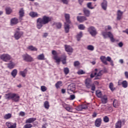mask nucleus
Listing matches in <instances>:
<instances>
[{"instance_id": "nucleus-1", "label": "nucleus", "mask_w": 128, "mask_h": 128, "mask_svg": "<svg viewBox=\"0 0 128 128\" xmlns=\"http://www.w3.org/2000/svg\"><path fill=\"white\" fill-rule=\"evenodd\" d=\"M50 22H52V18L46 16H43L42 18H38L36 20L37 28L40 30L44 26V24H48Z\"/></svg>"}, {"instance_id": "nucleus-2", "label": "nucleus", "mask_w": 128, "mask_h": 128, "mask_svg": "<svg viewBox=\"0 0 128 128\" xmlns=\"http://www.w3.org/2000/svg\"><path fill=\"white\" fill-rule=\"evenodd\" d=\"M20 96L17 94H5V98L9 100H12L16 102H20Z\"/></svg>"}, {"instance_id": "nucleus-3", "label": "nucleus", "mask_w": 128, "mask_h": 128, "mask_svg": "<svg viewBox=\"0 0 128 128\" xmlns=\"http://www.w3.org/2000/svg\"><path fill=\"white\" fill-rule=\"evenodd\" d=\"M100 60L101 62H102V64H108V62H110L111 66H114V61H112V58H110V56H108L106 58V56H102L100 57Z\"/></svg>"}, {"instance_id": "nucleus-4", "label": "nucleus", "mask_w": 128, "mask_h": 128, "mask_svg": "<svg viewBox=\"0 0 128 128\" xmlns=\"http://www.w3.org/2000/svg\"><path fill=\"white\" fill-rule=\"evenodd\" d=\"M102 34L104 38H108V37L110 38L112 42H116V39L114 38V34H112L110 32H102Z\"/></svg>"}, {"instance_id": "nucleus-5", "label": "nucleus", "mask_w": 128, "mask_h": 128, "mask_svg": "<svg viewBox=\"0 0 128 128\" xmlns=\"http://www.w3.org/2000/svg\"><path fill=\"white\" fill-rule=\"evenodd\" d=\"M88 32L91 34L92 36H96L98 34L96 29L93 26H90L88 28Z\"/></svg>"}, {"instance_id": "nucleus-6", "label": "nucleus", "mask_w": 128, "mask_h": 128, "mask_svg": "<svg viewBox=\"0 0 128 128\" xmlns=\"http://www.w3.org/2000/svg\"><path fill=\"white\" fill-rule=\"evenodd\" d=\"M22 58L23 60H24V62H34V58L28 54H23Z\"/></svg>"}, {"instance_id": "nucleus-7", "label": "nucleus", "mask_w": 128, "mask_h": 128, "mask_svg": "<svg viewBox=\"0 0 128 128\" xmlns=\"http://www.w3.org/2000/svg\"><path fill=\"white\" fill-rule=\"evenodd\" d=\"M0 60H2L3 62H8V60H10V58H12V57H10V56L8 54H2L0 56Z\"/></svg>"}, {"instance_id": "nucleus-8", "label": "nucleus", "mask_w": 128, "mask_h": 128, "mask_svg": "<svg viewBox=\"0 0 128 128\" xmlns=\"http://www.w3.org/2000/svg\"><path fill=\"white\" fill-rule=\"evenodd\" d=\"M52 54H53L54 57L53 58L56 61L57 64H60V58L58 56V54H56V51L54 50L52 51Z\"/></svg>"}, {"instance_id": "nucleus-9", "label": "nucleus", "mask_w": 128, "mask_h": 128, "mask_svg": "<svg viewBox=\"0 0 128 128\" xmlns=\"http://www.w3.org/2000/svg\"><path fill=\"white\" fill-rule=\"evenodd\" d=\"M24 34V32H20V30L18 31H16L14 34V36L16 40H20V38H22V36Z\"/></svg>"}, {"instance_id": "nucleus-10", "label": "nucleus", "mask_w": 128, "mask_h": 128, "mask_svg": "<svg viewBox=\"0 0 128 128\" xmlns=\"http://www.w3.org/2000/svg\"><path fill=\"white\" fill-rule=\"evenodd\" d=\"M86 86L87 88H90L94 84L92 83V80L87 78L85 81Z\"/></svg>"}, {"instance_id": "nucleus-11", "label": "nucleus", "mask_w": 128, "mask_h": 128, "mask_svg": "<svg viewBox=\"0 0 128 128\" xmlns=\"http://www.w3.org/2000/svg\"><path fill=\"white\" fill-rule=\"evenodd\" d=\"M82 11H83L84 16H85L86 18H89V16H90V11L88 9L86 8H83Z\"/></svg>"}, {"instance_id": "nucleus-12", "label": "nucleus", "mask_w": 128, "mask_h": 128, "mask_svg": "<svg viewBox=\"0 0 128 128\" xmlns=\"http://www.w3.org/2000/svg\"><path fill=\"white\" fill-rule=\"evenodd\" d=\"M88 20V18L86 16H77V20L79 22H84Z\"/></svg>"}, {"instance_id": "nucleus-13", "label": "nucleus", "mask_w": 128, "mask_h": 128, "mask_svg": "<svg viewBox=\"0 0 128 128\" xmlns=\"http://www.w3.org/2000/svg\"><path fill=\"white\" fill-rule=\"evenodd\" d=\"M86 108H88V106H86V104H82L77 106L76 108V110L80 112V110H86Z\"/></svg>"}, {"instance_id": "nucleus-14", "label": "nucleus", "mask_w": 128, "mask_h": 128, "mask_svg": "<svg viewBox=\"0 0 128 128\" xmlns=\"http://www.w3.org/2000/svg\"><path fill=\"white\" fill-rule=\"evenodd\" d=\"M122 14H124V12H122L120 10H118L117 11V20H120L122 18Z\"/></svg>"}, {"instance_id": "nucleus-15", "label": "nucleus", "mask_w": 128, "mask_h": 128, "mask_svg": "<svg viewBox=\"0 0 128 128\" xmlns=\"http://www.w3.org/2000/svg\"><path fill=\"white\" fill-rule=\"evenodd\" d=\"M6 126L8 128H16V123H12L11 122H6Z\"/></svg>"}, {"instance_id": "nucleus-16", "label": "nucleus", "mask_w": 128, "mask_h": 128, "mask_svg": "<svg viewBox=\"0 0 128 128\" xmlns=\"http://www.w3.org/2000/svg\"><path fill=\"white\" fill-rule=\"evenodd\" d=\"M68 93H70V92H74L76 90V86L72 84L69 85L68 88Z\"/></svg>"}, {"instance_id": "nucleus-17", "label": "nucleus", "mask_w": 128, "mask_h": 128, "mask_svg": "<svg viewBox=\"0 0 128 128\" xmlns=\"http://www.w3.org/2000/svg\"><path fill=\"white\" fill-rule=\"evenodd\" d=\"M101 6L102 10H106V8H108V2H106V0H104L101 4Z\"/></svg>"}, {"instance_id": "nucleus-18", "label": "nucleus", "mask_w": 128, "mask_h": 128, "mask_svg": "<svg viewBox=\"0 0 128 128\" xmlns=\"http://www.w3.org/2000/svg\"><path fill=\"white\" fill-rule=\"evenodd\" d=\"M65 50L67 52H72L74 50L72 46L68 45H64Z\"/></svg>"}, {"instance_id": "nucleus-19", "label": "nucleus", "mask_w": 128, "mask_h": 128, "mask_svg": "<svg viewBox=\"0 0 128 128\" xmlns=\"http://www.w3.org/2000/svg\"><path fill=\"white\" fill-rule=\"evenodd\" d=\"M60 58V62L61 61L63 64H66V55H62Z\"/></svg>"}, {"instance_id": "nucleus-20", "label": "nucleus", "mask_w": 128, "mask_h": 128, "mask_svg": "<svg viewBox=\"0 0 128 128\" xmlns=\"http://www.w3.org/2000/svg\"><path fill=\"white\" fill-rule=\"evenodd\" d=\"M26 74H28V70L24 69L23 71H20L19 74L22 76V78H26Z\"/></svg>"}, {"instance_id": "nucleus-21", "label": "nucleus", "mask_w": 128, "mask_h": 128, "mask_svg": "<svg viewBox=\"0 0 128 128\" xmlns=\"http://www.w3.org/2000/svg\"><path fill=\"white\" fill-rule=\"evenodd\" d=\"M20 20H22L23 16H24V8H21L19 11Z\"/></svg>"}, {"instance_id": "nucleus-22", "label": "nucleus", "mask_w": 128, "mask_h": 128, "mask_svg": "<svg viewBox=\"0 0 128 128\" xmlns=\"http://www.w3.org/2000/svg\"><path fill=\"white\" fill-rule=\"evenodd\" d=\"M64 17L66 18V24H72V22H70V14H64Z\"/></svg>"}, {"instance_id": "nucleus-23", "label": "nucleus", "mask_w": 128, "mask_h": 128, "mask_svg": "<svg viewBox=\"0 0 128 128\" xmlns=\"http://www.w3.org/2000/svg\"><path fill=\"white\" fill-rule=\"evenodd\" d=\"M100 124H102V119L98 118L96 120L95 122V126L97 128H100Z\"/></svg>"}, {"instance_id": "nucleus-24", "label": "nucleus", "mask_w": 128, "mask_h": 128, "mask_svg": "<svg viewBox=\"0 0 128 128\" xmlns=\"http://www.w3.org/2000/svg\"><path fill=\"white\" fill-rule=\"evenodd\" d=\"M18 22V20L16 18H12L10 20V23L12 26H14V24H16Z\"/></svg>"}, {"instance_id": "nucleus-25", "label": "nucleus", "mask_w": 128, "mask_h": 128, "mask_svg": "<svg viewBox=\"0 0 128 128\" xmlns=\"http://www.w3.org/2000/svg\"><path fill=\"white\" fill-rule=\"evenodd\" d=\"M34 120H36V118H28L26 122V124H32V122H34Z\"/></svg>"}, {"instance_id": "nucleus-26", "label": "nucleus", "mask_w": 128, "mask_h": 128, "mask_svg": "<svg viewBox=\"0 0 128 128\" xmlns=\"http://www.w3.org/2000/svg\"><path fill=\"white\" fill-rule=\"evenodd\" d=\"M14 66H16V64L12 61H10L8 64V68H10V70H12V68H14Z\"/></svg>"}, {"instance_id": "nucleus-27", "label": "nucleus", "mask_w": 128, "mask_h": 128, "mask_svg": "<svg viewBox=\"0 0 128 128\" xmlns=\"http://www.w3.org/2000/svg\"><path fill=\"white\" fill-rule=\"evenodd\" d=\"M64 30L66 34L70 32V24L68 23H65Z\"/></svg>"}, {"instance_id": "nucleus-28", "label": "nucleus", "mask_w": 128, "mask_h": 128, "mask_svg": "<svg viewBox=\"0 0 128 128\" xmlns=\"http://www.w3.org/2000/svg\"><path fill=\"white\" fill-rule=\"evenodd\" d=\"M30 16L32 18H38V12H32L30 13Z\"/></svg>"}, {"instance_id": "nucleus-29", "label": "nucleus", "mask_w": 128, "mask_h": 128, "mask_svg": "<svg viewBox=\"0 0 128 128\" xmlns=\"http://www.w3.org/2000/svg\"><path fill=\"white\" fill-rule=\"evenodd\" d=\"M101 101L103 104H106L108 102V97L104 95V96L101 98Z\"/></svg>"}, {"instance_id": "nucleus-30", "label": "nucleus", "mask_w": 128, "mask_h": 128, "mask_svg": "<svg viewBox=\"0 0 128 128\" xmlns=\"http://www.w3.org/2000/svg\"><path fill=\"white\" fill-rule=\"evenodd\" d=\"M115 128H122V120H120L115 124Z\"/></svg>"}, {"instance_id": "nucleus-31", "label": "nucleus", "mask_w": 128, "mask_h": 128, "mask_svg": "<svg viewBox=\"0 0 128 128\" xmlns=\"http://www.w3.org/2000/svg\"><path fill=\"white\" fill-rule=\"evenodd\" d=\"M18 74V70L16 69H14L13 70H12L11 72V75L12 76V78H16V75Z\"/></svg>"}, {"instance_id": "nucleus-32", "label": "nucleus", "mask_w": 128, "mask_h": 128, "mask_svg": "<svg viewBox=\"0 0 128 128\" xmlns=\"http://www.w3.org/2000/svg\"><path fill=\"white\" fill-rule=\"evenodd\" d=\"M27 48L28 50H32V52H36V50H38V48L32 46H28Z\"/></svg>"}, {"instance_id": "nucleus-33", "label": "nucleus", "mask_w": 128, "mask_h": 128, "mask_svg": "<svg viewBox=\"0 0 128 128\" xmlns=\"http://www.w3.org/2000/svg\"><path fill=\"white\" fill-rule=\"evenodd\" d=\"M82 38V32H80L78 34H77V36H76L77 40L78 42H80Z\"/></svg>"}, {"instance_id": "nucleus-34", "label": "nucleus", "mask_w": 128, "mask_h": 128, "mask_svg": "<svg viewBox=\"0 0 128 128\" xmlns=\"http://www.w3.org/2000/svg\"><path fill=\"white\" fill-rule=\"evenodd\" d=\"M120 106V104L118 103V101L116 100H114L113 102V106L114 108H118Z\"/></svg>"}, {"instance_id": "nucleus-35", "label": "nucleus", "mask_w": 128, "mask_h": 128, "mask_svg": "<svg viewBox=\"0 0 128 128\" xmlns=\"http://www.w3.org/2000/svg\"><path fill=\"white\" fill-rule=\"evenodd\" d=\"M102 71L100 70L99 72H98V74H96L95 80H100V76H102Z\"/></svg>"}, {"instance_id": "nucleus-36", "label": "nucleus", "mask_w": 128, "mask_h": 128, "mask_svg": "<svg viewBox=\"0 0 128 128\" xmlns=\"http://www.w3.org/2000/svg\"><path fill=\"white\" fill-rule=\"evenodd\" d=\"M37 58L39 60H44V54H40L37 56Z\"/></svg>"}, {"instance_id": "nucleus-37", "label": "nucleus", "mask_w": 128, "mask_h": 128, "mask_svg": "<svg viewBox=\"0 0 128 128\" xmlns=\"http://www.w3.org/2000/svg\"><path fill=\"white\" fill-rule=\"evenodd\" d=\"M62 106L66 110H68V112H72V108L68 106H66V104H62Z\"/></svg>"}, {"instance_id": "nucleus-38", "label": "nucleus", "mask_w": 128, "mask_h": 128, "mask_svg": "<svg viewBox=\"0 0 128 128\" xmlns=\"http://www.w3.org/2000/svg\"><path fill=\"white\" fill-rule=\"evenodd\" d=\"M12 8L10 7H7L6 8V14H12Z\"/></svg>"}, {"instance_id": "nucleus-39", "label": "nucleus", "mask_w": 128, "mask_h": 128, "mask_svg": "<svg viewBox=\"0 0 128 128\" xmlns=\"http://www.w3.org/2000/svg\"><path fill=\"white\" fill-rule=\"evenodd\" d=\"M62 81L58 82L55 85L56 88H60L62 86Z\"/></svg>"}, {"instance_id": "nucleus-40", "label": "nucleus", "mask_w": 128, "mask_h": 128, "mask_svg": "<svg viewBox=\"0 0 128 128\" xmlns=\"http://www.w3.org/2000/svg\"><path fill=\"white\" fill-rule=\"evenodd\" d=\"M87 50H90L91 52H92L94 50V46L92 45H88L87 46Z\"/></svg>"}, {"instance_id": "nucleus-41", "label": "nucleus", "mask_w": 128, "mask_h": 128, "mask_svg": "<svg viewBox=\"0 0 128 128\" xmlns=\"http://www.w3.org/2000/svg\"><path fill=\"white\" fill-rule=\"evenodd\" d=\"M44 106L46 110H48V108H50V104L48 103V102L46 101L44 102Z\"/></svg>"}, {"instance_id": "nucleus-42", "label": "nucleus", "mask_w": 128, "mask_h": 128, "mask_svg": "<svg viewBox=\"0 0 128 128\" xmlns=\"http://www.w3.org/2000/svg\"><path fill=\"white\" fill-rule=\"evenodd\" d=\"M121 84L124 88H128V82H126V80L123 81Z\"/></svg>"}, {"instance_id": "nucleus-43", "label": "nucleus", "mask_w": 128, "mask_h": 128, "mask_svg": "<svg viewBox=\"0 0 128 128\" xmlns=\"http://www.w3.org/2000/svg\"><path fill=\"white\" fill-rule=\"evenodd\" d=\"M10 118H12V114H6L4 116V120H8V119Z\"/></svg>"}, {"instance_id": "nucleus-44", "label": "nucleus", "mask_w": 128, "mask_h": 128, "mask_svg": "<svg viewBox=\"0 0 128 128\" xmlns=\"http://www.w3.org/2000/svg\"><path fill=\"white\" fill-rule=\"evenodd\" d=\"M109 88L112 92H114V90H116V88H114V84L112 82H110L109 84Z\"/></svg>"}, {"instance_id": "nucleus-45", "label": "nucleus", "mask_w": 128, "mask_h": 128, "mask_svg": "<svg viewBox=\"0 0 128 128\" xmlns=\"http://www.w3.org/2000/svg\"><path fill=\"white\" fill-rule=\"evenodd\" d=\"M64 72L65 74H68L70 72V69L68 68H64Z\"/></svg>"}, {"instance_id": "nucleus-46", "label": "nucleus", "mask_w": 128, "mask_h": 128, "mask_svg": "<svg viewBox=\"0 0 128 128\" xmlns=\"http://www.w3.org/2000/svg\"><path fill=\"white\" fill-rule=\"evenodd\" d=\"M96 96H98V98H102V92L100 90L96 91Z\"/></svg>"}, {"instance_id": "nucleus-47", "label": "nucleus", "mask_w": 128, "mask_h": 128, "mask_svg": "<svg viewBox=\"0 0 128 128\" xmlns=\"http://www.w3.org/2000/svg\"><path fill=\"white\" fill-rule=\"evenodd\" d=\"M56 28H62V24L60 22H57V23H55L54 24Z\"/></svg>"}, {"instance_id": "nucleus-48", "label": "nucleus", "mask_w": 128, "mask_h": 128, "mask_svg": "<svg viewBox=\"0 0 128 128\" xmlns=\"http://www.w3.org/2000/svg\"><path fill=\"white\" fill-rule=\"evenodd\" d=\"M87 7L88 8H90V10H94V7L92 6V2L88 3Z\"/></svg>"}, {"instance_id": "nucleus-49", "label": "nucleus", "mask_w": 128, "mask_h": 128, "mask_svg": "<svg viewBox=\"0 0 128 128\" xmlns=\"http://www.w3.org/2000/svg\"><path fill=\"white\" fill-rule=\"evenodd\" d=\"M79 30H84V28H86V26H84V24H80L78 26Z\"/></svg>"}, {"instance_id": "nucleus-50", "label": "nucleus", "mask_w": 128, "mask_h": 128, "mask_svg": "<svg viewBox=\"0 0 128 128\" xmlns=\"http://www.w3.org/2000/svg\"><path fill=\"white\" fill-rule=\"evenodd\" d=\"M104 122H110V119L108 118V116H105L104 118Z\"/></svg>"}, {"instance_id": "nucleus-51", "label": "nucleus", "mask_w": 128, "mask_h": 128, "mask_svg": "<svg viewBox=\"0 0 128 128\" xmlns=\"http://www.w3.org/2000/svg\"><path fill=\"white\" fill-rule=\"evenodd\" d=\"M112 26H108L105 27V30L108 32V30H111Z\"/></svg>"}, {"instance_id": "nucleus-52", "label": "nucleus", "mask_w": 128, "mask_h": 128, "mask_svg": "<svg viewBox=\"0 0 128 128\" xmlns=\"http://www.w3.org/2000/svg\"><path fill=\"white\" fill-rule=\"evenodd\" d=\"M77 74H84L86 72H84L83 70H80L77 72Z\"/></svg>"}, {"instance_id": "nucleus-53", "label": "nucleus", "mask_w": 128, "mask_h": 128, "mask_svg": "<svg viewBox=\"0 0 128 128\" xmlns=\"http://www.w3.org/2000/svg\"><path fill=\"white\" fill-rule=\"evenodd\" d=\"M47 88L46 86H41V90L42 92H46Z\"/></svg>"}, {"instance_id": "nucleus-54", "label": "nucleus", "mask_w": 128, "mask_h": 128, "mask_svg": "<svg viewBox=\"0 0 128 128\" xmlns=\"http://www.w3.org/2000/svg\"><path fill=\"white\" fill-rule=\"evenodd\" d=\"M80 64V62L78 61H76L74 62V66H78Z\"/></svg>"}, {"instance_id": "nucleus-55", "label": "nucleus", "mask_w": 128, "mask_h": 128, "mask_svg": "<svg viewBox=\"0 0 128 128\" xmlns=\"http://www.w3.org/2000/svg\"><path fill=\"white\" fill-rule=\"evenodd\" d=\"M76 98V96L74 94H72L70 96V100H72Z\"/></svg>"}, {"instance_id": "nucleus-56", "label": "nucleus", "mask_w": 128, "mask_h": 128, "mask_svg": "<svg viewBox=\"0 0 128 128\" xmlns=\"http://www.w3.org/2000/svg\"><path fill=\"white\" fill-rule=\"evenodd\" d=\"M91 90L93 91L96 90V86H94V84H92V86H91Z\"/></svg>"}, {"instance_id": "nucleus-57", "label": "nucleus", "mask_w": 128, "mask_h": 128, "mask_svg": "<svg viewBox=\"0 0 128 128\" xmlns=\"http://www.w3.org/2000/svg\"><path fill=\"white\" fill-rule=\"evenodd\" d=\"M62 2H63V4H68V0H61Z\"/></svg>"}, {"instance_id": "nucleus-58", "label": "nucleus", "mask_w": 128, "mask_h": 128, "mask_svg": "<svg viewBox=\"0 0 128 128\" xmlns=\"http://www.w3.org/2000/svg\"><path fill=\"white\" fill-rule=\"evenodd\" d=\"M96 74H97L96 72H95L94 74H91L90 76L92 78H94L95 76H96Z\"/></svg>"}, {"instance_id": "nucleus-59", "label": "nucleus", "mask_w": 128, "mask_h": 128, "mask_svg": "<svg viewBox=\"0 0 128 128\" xmlns=\"http://www.w3.org/2000/svg\"><path fill=\"white\" fill-rule=\"evenodd\" d=\"M25 113L24 112H20V116H24Z\"/></svg>"}, {"instance_id": "nucleus-60", "label": "nucleus", "mask_w": 128, "mask_h": 128, "mask_svg": "<svg viewBox=\"0 0 128 128\" xmlns=\"http://www.w3.org/2000/svg\"><path fill=\"white\" fill-rule=\"evenodd\" d=\"M48 36V34L44 33L42 36H43V38H46V36Z\"/></svg>"}, {"instance_id": "nucleus-61", "label": "nucleus", "mask_w": 128, "mask_h": 128, "mask_svg": "<svg viewBox=\"0 0 128 128\" xmlns=\"http://www.w3.org/2000/svg\"><path fill=\"white\" fill-rule=\"evenodd\" d=\"M124 46V44H122V42H119L118 44V46L120 47V48H122V46Z\"/></svg>"}, {"instance_id": "nucleus-62", "label": "nucleus", "mask_w": 128, "mask_h": 128, "mask_svg": "<svg viewBox=\"0 0 128 128\" xmlns=\"http://www.w3.org/2000/svg\"><path fill=\"white\" fill-rule=\"evenodd\" d=\"M124 74H125L126 78H128V72H125Z\"/></svg>"}, {"instance_id": "nucleus-63", "label": "nucleus", "mask_w": 128, "mask_h": 128, "mask_svg": "<svg viewBox=\"0 0 128 128\" xmlns=\"http://www.w3.org/2000/svg\"><path fill=\"white\" fill-rule=\"evenodd\" d=\"M79 4L82 6V2H84V0H78Z\"/></svg>"}, {"instance_id": "nucleus-64", "label": "nucleus", "mask_w": 128, "mask_h": 128, "mask_svg": "<svg viewBox=\"0 0 128 128\" xmlns=\"http://www.w3.org/2000/svg\"><path fill=\"white\" fill-rule=\"evenodd\" d=\"M108 110H110V112H112V106H109V107L108 108Z\"/></svg>"}]
</instances>
